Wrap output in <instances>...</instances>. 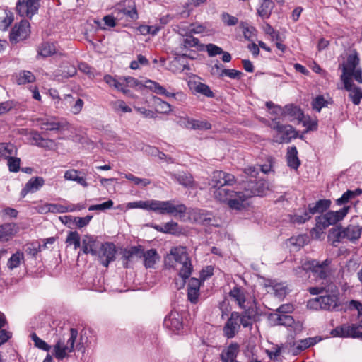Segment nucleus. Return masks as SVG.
I'll list each match as a JSON object with an SVG mask.
<instances>
[{
  "instance_id": "f257e3e1",
  "label": "nucleus",
  "mask_w": 362,
  "mask_h": 362,
  "mask_svg": "<svg viewBox=\"0 0 362 362\" xmlns=\"http://www.w3.org/2000/svg\"><path fill=\"white\" fill-rule=\"evenodd\" d=\"M236 182L235 176L222 170L214 171L209 182L210 192L217 201L227 203L232 209L241 210V201H238V192L230 191L225 186Z\"/></svg>"
},
{
  "instance_id": "f03ea898",
  "label": "nucleus",
  "mask_w": 362,
  "mask_h": 362,
  "mask_svg": "<svg viewBox=\"0 0 362 362\" xmlns=\"http://www.w3.org/2000/svg\"><path fill=\"white\" fill-rule=\"evenodd\" d=\"M175 200H140L127 203V208L129 209L139 208L146 210H151L160 214H170L174 216L183 215L187 210L186 206L184 204H175Z\"/></svg>"
},
{
  "instance_id": "7ed1b4c3",
  "label": "nucleus",
  "mask_w": 362,
  "mask_h": 362,
  "mask_svg": "<svg viewBox=\"0 0 362 362\" xmlns=\"http://www.w3.org/2000/svg\"><path fill=\"white\" fill-rule=\"evenodd\" d=\"M165 263L170 267H177L179 275L182 279L179 288H182L185 279H187L192 271L191 261L188 257L186 248L184 247H175L171 248L170 253L165 259Z\"/></svg>"
},
{
  "instance_id": "20e7f679",
  "label": "nucleus",
  "mask_w": 362,
  "mask_h": 362,
  "mask_svg": "<svg viewBox=\"0 0 362 362\" xmlns=\"http://www.w3.org/2000/svg\"><path fill=\"white\" fill-rule=\"evenodd\" d=\"M359 63L360 59L354 50L348 55L346 60L339 65V69L342 70L341 80H355L357 83H362V69Z\"/></svg>"
},
{
  "instance_id": "39448f33",
  "label": "nucleus",
  "mask_w": 362,
  "mask_h": 362,
  "mask_svg": "<svg viewBox=\"0 0 362 362\" xmlns=\"http://www.w3.org/2000/svg\"><path fill=\"white\" fill-rule=\"evenodd\" d=\"M244 191H238V201H241V209L245 207L244 202L253 196H262L269 189V184L263 179H250L245 182Z\"/></svg>"
},
{
  "instance_id": "423d86ee",
  "label": "nucleus",
  "mask_w": 362,
  "mask_h": 362,
  "mask_svg": "<svg viewBox=\"0 0 362 362\" xmlns=\"http://www.w3.org/2000/svg\"><path fill=\"white\" fill-rule=\"evenodd\" d=\"M339 291L337 286L333 283L327 286L325 295L316 298L309 302L310 306L319 305L321 309L334 310L339 305Z\"/></svg>"
},
{
  "instance_id": "0eeeda50",
  "label": "nucleus",
  "mask_w": 362,
  "mask_h": 362,
  "mask_svg": "<svg viewBox=\"0 0 362 362\" xmlns=\"http://www.w3.org/2000/svg\"><path fill=\"white\" fill-rule=\"evenodd\" d=\"M188 219L193 223L203 226L220 227L221 221L212 213L201 209H191L188 211Z\"/></svg>"
},
{
  "instance_id": "6e6552de",
  "label": "nucleus",
  "mask_w": 362,
  "mask_h": 362,
  "mask_svg": "<svg viewBox=\"0 0 362 362\" xmlns=\"http://www.w3.org/2000/svg\"><path fill=\"white\" fill-rule=\"evenodd\" d=\"M78 336V331L76 329H70V334L67 338L64 337L59 339L53 347L54 356L62 360L74 349V344Z\"/></svg>"
},
{
  "instance_id": "1a4fd4ad",
  "label": "nucleus",
  "mask_w": 362,
  "mask_h": 362,
  "mask_svg": "<svg viewBox=\"0 0 362 362\" xmlns=\"http://www.w3.org/2000/svg\"><path fill=\"white\" fill-rule=\"evenodd\" d=\"M330 263L331 260L328 259L321 263L316 260H311L305 263L302 268L298 267L296 269V272H300L305 270H310L317 278L324 280L322 282H326V280H328L327 277L332 273V269L329 267Z\"/></svg>"
},
{
  "instance_id": "9d476101",
  "label": "nucleus",
  "mask_w": 362,
  "mask_h": 362,
  "mask_svg": "<svg viewBox=\"0 0 362 362\" xmlns=\"http://www.w3.org/2000/svg\"><path fill=\"white\" fill-rule=\"evenodd\" d=\"M350 208L349 206H344L339 211H329L323 215L317 216L316 221H317L318 226L327 228L330 225L337 223L346 216Z\"/></svg>"
},
{
  "instance_id": "9b49d317",
  "label": "nucleus",
  "mask_w": 362,
  "mask_h": 362,
  "mask_svg": "<svg viewBox=\"0 0 362 362\" xmlns=\"http://www.w3.org/2000/svg\"><path fill=\"white\" fill-rule=\"evenodd\" d=\"M284 114L291 117L292 119H297L299 122H303V125L307 127L308 129H315L317 127V122L310 120L309 117H305L302 110L297 106L293 105H286Z\"/></svg>"
},
{
  "instance_id": "f8f14e48",
  "label": "nucleus",
  "mask_w": 362,
  "mask_h": 362,
  "mask_svg": "<svg viewBox=\"0 0 362 362\" xmlns=\"http://www.w3.org/2000/svg\"><path fill=\"white\" fill-rule=\"evenodd\" d=\"M271 127L276 131L274 138L278 143H288L295 137V131L291 125H283L279 122L274 121Z\"/></svg>"
},
{
  "instance_id": "ddd939ff",
  "label": "nucleus",
  "mask_w": 362,
  "mask_h": 362,
  "mask_svg": "<svg viewBox=\"0 0 362 362\" xmlns=\"http://www.w3.org/2000/svg\"><path fill=\"white\" fill-rule=\"evenodd\" d=\"M40 7V0H18L16 11L23 17L31 18Z\"/></svg>"
},
{
  "instance_id": "4468645a",
  "label": "nucleus",
  "mask_w": 362,
  "mask_h": 362,
  "mask_svg": "<svg viewBox=\"0 0 362 362\" xmlns=\"http://www.w3.org/2000/svg\"><path fill=\"white\" fill-rule=\"evenodd\" d=\"M115 245L112 243H102L98 250V254L95 257H98L100 263L107 267L111 262L115 260Z\"/></svg>"
},
{
  "instance_id": "2eb2a0df",
  "label": "nucleus",
  "mask_w": 362,
  "mask_h": 362,
  "mask_svg": "<svg viewBox=\"0 0 362 362\" xmlns=\"http://www.w3.org/2000/svg\"><path fill=\"white\" fill-rule=\"evenodd\" d=\"M360 328L357 324H344L331 331V334L335 337L356 338Z\"/></svg>"
},
{
  "instance_id": "dca6fc26",
  "label": "nucleus",
  "mask_w": 362,
  "mask_h": 362,
  "mask_svg": "<svg viewBox=\"0 0 362 362\" xmlns=\"http://www.w3.org/2000/svg\"><path fill=\"white\" fill-rule=\"evenodd\" d=\"M239 313L233 312L230 314V317L228 319L223 329L224 336L228 339L234 337L236 333L239 331Z\"/></svg>"
},
{
  "instance_id": "f3484780",
  "label": "nucleus",
  "mask_w": 362,
  "mask_h": 362,
  "mask_svg": "<svg viewBox=\"0 0 362 362\" xmlns=\"http://www.w3.org/2000/svg\"><path fill=\"white\" fill-rule=\"evenodd\" d=\"M186 37L183 39L182 42L180 44V46L179 48H177V57L175 59L174 62H182V59H184L185 57H189L186 53L183 52L184 49H188L192 47H195L198 46L199 45V40L197 38H195L192 37V35L187 34V35H185Z\"/></svg>"
},
{
  "instance_id": "a211bd4d",
  "label": "nucleus",
  "mask_w": 362,
  "mask_h": 362,
  "mask_svg": "<svg viewBox=\"0 0 362 362\" xmlns=\"http://www.w3.org/2000/svg\"><path fill=\"white\" fill-rule=\"evenodd\" d=\"M29 23L27 21H21L18 25H15L10 34V40L17 42L26 38L30 33Z\"/></svg>"
},
{
  "instance_id": "6ab92c4d",
  "label": "nucleus",
  "mask_w": 362,
  "mask_h": 362,
  "mask_svg": "<svg viewBox=\"0 0 362 362\" xmlns=\"http://www.w3.org/2000/svg\"><path fill=\"white\" fill-rule=\"evenodd\" d=\"M102 243L94 237L86 235L82 240V250L85 254L90 253L93 256H96Z\"/></svg>"
},
{
  "instance_id": "aec40b11",
  "label": "nucleus",
  "mask_w": 362,
  "mask_h": 362,
  "mask_svg": "<svg viewBox=\"0 0 362 362\" xmlns=\"http://www.w3.org/2000/svg\"><path fill=\"white\" fill-rule=\"evenodd\" d=\"M40 128L44 130L57 131L68 126L66 121L56 122L52 118H39L37 119Z\"/></svg>"
},
{
  "instance_id": "412c9836",
  "label": "nucleus",
  "mask_w": 362,
  "mask_h": 362,
  "mask_svg": "<svg viewBox=\"0 0 362 362\" xmlns=\"http://www.w3.org/2000/svg\"><path fill=\"white\" fill-rule=\"evenodd\" d=\"M145 86L146 88H149L153 92H154L157 94H159V95H163L166 97H174V98H175V96L177 95L179 96V100H185L186 98L185 95H184L181 93H177V94L171 93L167 91L166 89L163 86L160 85L158 83L151 81V80L147 81L146 82Z\"/></svg>"
},
{
  "instance_id": "4be33fe9",
  "label": "nucleus",
  "mask_w": 362,
  "mask_h": 362,
  "mask_svg": "<svg viewBox=\"0 0 362 362\" xmlns=\"http://www.w3.org/2000/svg\"><path fill=\"white\" fill-rule=\"evenodd\" d=\"M344 85V88L349 92V96L354 105H358L362 98V89L355 86L353 81H341Z\"/></svg>"
},
{
  "instance_id": "5701e85b",
  "label": "nucleus",
  "mask_w": 362,
  "mask_h": 362,
  "mask_svg": "<svg viewBox=\"0 0 362 362\" xmlns=\"http://www.w3.org/2000/svg\"><path fill=\"white\" fill-rule=\"evenodd\" d=\"M328 240L334 247H337V244L346 240L344 227L342 226H337L331 228L329 230Z\"/></svg>"
},
{
  "instance_id": "b1692460",
  "label": "nucleus",
  "mask_w": 362,
  "mask_h": 362,
  "mask_svg": "<svg viewBox=\"0 0 362 362\" xmlns=\"http://www.w3.org/2000/svg\"><path fill=\"white\" fill-rule=\"evenodd\" d=\"M164 325L173 330H180L182 327V317L180 315L175 311H172L165 317L164 320Z\"/></svg>"
},
{
  "instance_id": "393cba45",
  "label": "nucleus",
  "mask_w": 362,
  "mask_h": 362,
  "mask_svg": "<svg viewBox=\"0 0 362 362\" xmlns=\"http://www.w3.org/2000/svg\"><path fill=\"white\" fill-rule=\"evenodd\" d=\"M265 285L266 287L269 288L268 292L272 291L275 296L279 298H284L288 293V288L283 283H277L274 281L269 280Z\"/></svg>"
},
{
  "instance_id": "a878e982",
  "label": "nucleus",
  "mask_w": 362,
  "mask_h": 362,
  "mask_svg": "<svg viewBox=\"0 0 362 362\" xmlns=\"http://www.w3.org/2000/svg\"><path fill=\"white\" fill-rule=\"evenodd\" d=\"M44 179L41 177L31 178L21 191V195L25 197L29 192H37L44 185Z\"/></svg>"
},
{
  "instance_id": "bb28decb",
  "label": "nucleus",
  "mask_w": 362,
  "mask_h": 362,
  "mask_svg": "<svg viewBox=\"0 0 362 362\" xmlns=\"http://www.w3.org/2000/svg\"><path fill=\"white\" fill-rule=\"evenodd\" d=\"M346 240L355 243L361 235V228L356 225H349L344 227Z\"/></svg>"
},
{
  "instance_id": "cd10ccee",
  "label": "nucleus",
  "mask_w": 362,
  "mask_h": 362,
  "mask_svg": "<svg viewBox=\"0 0 362 362\" xmlns=\"http://www.w3.org/2000/svg\"><path fill=\"white\" fill-rule=\"evenodd\" d=\"M274 7V4L272 0H262L261 4L257 8V14L262 18H269Z\"/></svg>"
},
{
  "instance_id": "c85d7f7f",
  "label": "nucleus",
  "mask_w": 362,
  "mask_h": 362,
  "mask_svg": "<svg viewBox=\"0 0 362 362\" xmlns=\"http://www.w3.org/2000/svg\"><path fill=\"white\" fill-rule=\"evenodd\" d=\"M286 159L288 165L295 170H297L300 164V161L298 157V151L296 146H290L288 148L286 153Z\"/></svg>"
},
{
  "instance_id": "c756f323",
  "label": "nucleus",
  "mask_w": 362,
  "mask_h": 362,
  "mask_svg": "<svg viewBox=\"0 0 362 362\" xmlns=\"http://www.w3.org/2000/svg\"><path fill=\"white\" fill-rule=\"evenodd\" d=\"M330 203L329 200L320 199L315 204H310L308 205V213L310 215L323 213L329 207Z\"/></svg>"
},
{
  "instance_id": "7c9ffc66",
  "label": "nucleus",
  "mask_w": 362,
  "mask_h": 362,
  "mask_svg": "<svg viewBox=\"0 0 362 362\" xmlns=\"http://www.w3.org/2000/svg\"><path fill=\"white\" fill-rule=\"evenodd\" d=\"M144 264L146 268H153L159 260L160 257L155 249H151L144 252Z\"/></svg>"
},
{
  "instance_id": "2f4dec72",
  "label": "nucleus",
  "mask_w": 362,
  "mask_h": 362,
  "mask_svg": "<svg viewBox=\"0 0 362 362\" xmlns=\"http://www.w3.org/2000/svg\"><path fill=\"white\" fill-rule=\"evenodd\" d=\"M173 177L180 185H182L185 187H194V179L192 175H190L189 173L181 172L177 174L173 175Z\"/></svg>"
},
{
  "instance_id": "473e14b6",
  "label": "nucleus",
  "mask_w": 362,
  "mask_h": 362,
  "mask_svg": "<svg viewBox=\"0 0 362 362\" xmlns=\"http://www.w3.org/2000/svg\"><path fill=\"white\" fill-rule=\"evenodd\" d=\"M318 341L316 337H309L296 341L295 343V349L293 352V355H297L301 351L315 345Z\"/></svg>"
},
{
  "instance_id": "72a5a7b5",
  "label": "nucleus",
  "mask_w": 362,
  "mask_h": 362,
  "mask_svg": "<svg viewBox=\"0 0 362 362\" xmlns=\"http://www.w3.org/2000/svg\"><path fill=\"white\" fill-rule=\"evenodd\" d=\"M79 174H80V172L76 170H74V169L69 170L65 172L64 178L67 180L75 181L78 184L81 185V186H83L84 187H88V185L86 182L85 177L80 176Z\"/></svg>"
},
{
  "instance_id": "f704fd0d",
  "label": "nucleus",
  "mask_w": 362,
  "mask_h": 362,
  "mask_svg": "<svg viewBox=\"0 0 362 362\" xmlns=\"http://www.w3.org/2000/svg\"><path fill=\"white\" fill-rule=\"evenodd\" d=\"M205 27L202 24L192 23L189 26H183L179 28V33L181 35H187V34H200L204 33Z\"/></svg>"
},
{
  "instance_id": "c9c22d12",
  "label": "nucleus",
  "mask_w": 362,
  "mask_h": 362,
  "mask_svg": "<svg viewBox=\"0 0 362 362\" xmlns=\"http://www.w3.org/2000/svg\"><path fill=\"white\" fill-rule=\"evenodd\" d=\"M229 295L238 303L240 308H245L246 298L244 291L242 289L234 287L230 291Z\"/></svg>"
},
{
  "instance_id": "e433bc0d",
  "label": "nucleus",
  "mask_w": 362,
  "mask_h": 362,
  "mask_svg": "<svg viewBox=\"0 0 362 362\" xmlns=\"http://www.w3.org/2000/svg\"><path fill=\"white\" fill-rule=\"evenodd\" d=\"M17 148L11 143H0V158L7 159L11 156L16 155Z\"/></svg>"
},
{
  "instance_id": "4c0bfd02",
  "label": "nucleus",
  "mask_w": 362,
  "mask_h": 362,
  "mask_svg": "<svg viewBox=\"0 0 362 362\" xmlns=\"http://www.w3.org/2000/svg\"><path fill=\"white\" fill-rule=\"evenodd\" d=\"M362 194V189L357 188L355 190H347L342 196L337 199L336 202L337 205H343L348 203L350 200Z\"/></svg>"
},
{
  "instance_id": "58836bf2",
  "label": "nucleus",
  "mask_w": 362,
  "mask_h": 362,
  "mask_svg": "<svg viewBox=\"0 0 362 362\" xmlns=\"http://www.w3.org/2000/svg\"><path fill=\"white\" fill-rule=\"evenodd\" d=\"M144 252L141 246L132 247L128 250L124 251L123 257L127 261L133 260L134 258H141Z\"/></svg>"
},
{
  "instance_id": "ea45409f",
  "label": "nucleus",
  "mask_w": 362,
  "mask_h": 362,
  "mask_svg": "<svg viewBox=\"0 0 362 362\" xmlns=\"http://www.w3.org/2000/svg\"><path fill=\"white\" fill-rule=\"evenodd\" d=\"M154 106L157 112L160 114H168L171 111V105L159 98H154Z\"/></svg>"
},
{
  "instance_id": "a19ab883",
  "label": "nucleus",
  "mask_w": 362,
  "mask_h": 362,
  "mask_svg": "<svg viewBox=\"0 0 362 362\" xmlns=\"http://www.w3.org/2000/svg\"><path fill=\"white\" fill-rule=\"evenodd\" d=\"M38 55L47 57L56 52V47L53 43L44 42L38 48Z\"/></svg>"
},
{
  "instance_id": "79ce46f5",
  "label": "nucleus",
  "mask_w": 362,
  "mask_h": 362,
  "mask_svg": "<svg viewBox=\"0 0 362 362\" xmlns=\"http://www.w3.org/2000/svg\"><path fill=\"white\" fill-rule=\"evenodd\" d=\"M35 81V76L29 71H22L16 76V82L18 85L33 83Z\"/></svg>"
},
{
  "instance_id": "37998d69",
  "label": "nucleus",
  "mask_w": 362,
  "mask_h": 362,
  "mask_svg": "<svg viewBox=\"0 0 362 362\" xmlns=\"http://www.w3.org/2000/svg\"><path fill=\"white\" fill-rule=\"evenodd\" d=\"M24 255L21 252H16L8 259L7 266L10 269H13L20 266L23 261Z\"/></svg>"
},
{
  "instance_id": "c03bdc74",
  "label": "nucleus",
  "mask_w": 362,
  "mask_h": 362,
  "mask_svg": "<svg viewBox=\"0 0 362 362\" xmlns=\"http://www.w3.org/2000/svg\"><path fill=\"white\" fill-rule=\"evenodd\" d=\"M0 228L4 240H8L9 237L17 233V227L15 223H5L0 225Z\"/></svg>"
},
{
  "instance_id": "a18cd8bd",
  "label": "nucleus",
  "mask_w": 362,
  "mask_h": 362,
  "mask_svg": "<svg viewBox=\"0 0 362 362\" xmlns=\"http://www.w3.org/2000/svg\"><path fill=\"white\" fill-rule=\"evenodd\" d=\"M276 318L275 319V322L276 325H283L285 327H293V325L295 324V320L292 316L288 315H275Z\"/></svg>"
},
{
  "instance_id": "49530a36",
  "label": "nucleus",
  "mask_w": 362,
  "mask_h": 362,
  "mask_svg": "<svg viewBox=\"0 0 362 362\" xmlns=\"http://www.w3.org/2000/svg\"><path fill=\"white\" fill-rule=\"evenodd\" d=\"M124 177L128 180L132 182L134 185L140 187H146L150 185L151 182L149 179L140 178L136 177L135 175L131 173L124 174Z\"/></svg>"
},
{
  "instance_id": "de8ad7c7",
  "label": "nucleus",
  "mask_w": 362,
  "mask_h": 362,
  "mask_svg": "<svg viewBox=\"0 0 362 362\" xmlns=\"http://www.w3.org/2000/svg\"><path fill=\"white\" fill-rule=\"evenodd\" d=\"M240 28L243 30L245 38L248 40H252L253 36H255V33L256 31L255 28L252 26H250L246 22H241L240 23Z\"/></svg>"
},
{
  "instance_id": "09e8293b",
  "label": "nucleus",
  "mask_w": 362,
  "mask_h": 362,
  "mask_svg": "<svg viewBox=\"0 0 362 362\" xmlns=\"http://www.w3.org/2000/svg\"><path fill=\"white\" fill-rule=\"evenodd\" d=\"M112 107L115 112H122L124 113L131 112L132 109L129 107L124 101L122 100H117L112 103Z\"/></svg>"
},
{
  "instance_id": "8fccbe9b",
  "label": "nucleus",
  "mask_w": 362,
  "mask_h": 362,
  "mask_svg": "<svg viewBox=\"0 0 362 362\" xmlns=\"http://www.w3.org/2000/svg\"><path fill=\"white\" fill-rule=\"evenodd\" d=\"M66 243L74 245V249L76 250L80 247V235L76 231H71L69 233L66 240Z\"/></svg>"
},
{
  "instance_id": "3c124183",
  "label": "nucleus",
  "mask_w": 362,
  "mask_h": 362,
  "mask_svg": "<svg viewBox=\"0 0 362 362\" xmlns=\"http://www.w3.org/2000/svg\"><path fill=\"white\" fill-rule=\"evenodd\" d=\"M349 308L357 311V318L358 320L357 325L359 328H362V304L359 301L352 300L350 302Z\"/></svg>"
},
{
  "instance_id": "603ef678",
  "label": "nucleus",
  "mask_w": 362,
  "mask_h": 362,
  "mask_svg": "<svg viewBox=\"0 0 362 362\" xmlns=\"http://www.w3.org/2000/svg\"><path fill=\"white\" fill-rule=\"evenodd\" d=\"M329 101L326 100L322 95H317L312 102L313 108L320 112L322 107H327Z\"/></svg>"
},
{
  "instance_id": "864d4df0",
  "label": "nucleus",
  "mask_w": 362,
  "mask_h": 362,
  "mask_svg": "<svg viewBox=\"0 0 362 362\" xmlns=\"http://www.w3.org/2000/svg\"><path fill=\"white\" fill-rule=\"evenodd\" d=\"M329 284H333V282L330 280H326V282H322V284L318 286L310 287L308 288V291L312 295H318L325 293L327 291V286Z\"/></svg>"
},
{
  "instance_id": "5fc2aeb1",
  "label": "nucleus",
  "mask_w": 362,
  "mask_h": 362,
  "mask_svg": "<svg viewBox=\"0 0 362 362\" xmlns=\"http://www.w3.org/2000/svg\"><path fill=\"white\" fill-rule=\"evenodd\" d=\"M194 90L196 92L201 93L206 97H214V93L211 90L209 86L204 83H199L196 84L194 86Z\"/></svg>"
},
{
  "instance_id": "6e6d98bb",
  "label": "nucleus",
  "mask_w": 362,
  "mask_h": 362,
  "mask_svg": "<svg viewBox=\"0 0 362 362\" xmlns=\"http://www.w3.org/2000/svg\"><path fill=\"white\" fill-rule=\"evenodd\" d=\"M30 337L36 347L46 351H49L51 346L45 341L38 337L35 333L31 334Z\"/></svg>"
},
{
  "instance_id": "4d7b16f0",
  "label": "nucleus",
  "mask_w": 362,
  "mask_h": 362,
  "mask_svg": "<svg viewBox=\"0 0 362 362\" xmlns=\"http://www.w3.org/2000/svg\"><path fill=\"white\" fill-rule=\"evenodd\" d=\"M118 13H122L131 20L138 18L136 9L134 6H129L128 8H118Z\"/></svg>"
},
{
  "instance_id": "13d9d810",
  "label": "nucleus",
  "mask_w": 362,
  "mask_h": 362,
  "mask_svg": "<svg viewBox=\"0 0 362 362\" xmlns=\"http://www.w3.org/2000/svg\"><path fill=\"white\" fill-rule=\"evenodd\" d=\"M211 125L206 120H197L192 119L191 129H209Z\"/></svg>"
},
{
  "instance_id": "bf43d9fd",
  "label": "nucleus",
  "mask_w": 362,
  "mask_h": 362,
  "mask_svg": "<svg viewBox=\"0 0 362 362\" xmlns=\"http://www.w3.org/2000/svg\"><path fill=\"white\" fill-rule=\"evenodd\" d=\"M6 160H8V166L11 172H18L19 170L21 163L20 158L11 156Z\"/></svg>"
},
{
  "instance_id": "052dcab7",
  "label": "nucleus",
  "mask_w": 362,
  "mask_h": 362,
  "mask_svg": "<svg viewBox=\"0 0 362 362\" xmlns=\"http://www.w3.org/2000/svg\"><path fill=\"white\" fill-rule=\"evenodd\" d=\"M13 21L12 13H6L5 16L0 18V30H6Z\"/></svg>"
},
{
  "instance_id": "680f3d73",
  "label": "nucleus",
  "mask_w": 362,
  "mask_h": 362,
  "mask_svg": "<svg viewBox=\"0 0 362 362\" xmlns=\"http://www.w3.org/2000/svg\"><path fill=\"white\" fill-rule=\"evenodd\" d=\"M92 218L93 216L91 215H88L85 217H74V226L80 228L85 227L89 223Z\"/></svg>"
},
{
  "instance_id": "e2e57ef3",
  "label": "nucleus",
  "mask_w": 362,
  "mask_h": 362,
  "mask_svg": "<svg viewBox=\"0 0 362 362\" xmlns=\"http://www.w3.org/2000/svg\"><path fill=\"white\" fill-rule=\"evenodd\" d=\"M164 233L177 234L179 231L178 224L174 221L166 223L163 226Z\"/></svg>"
},
{
  "instance_id": "0e129e2a",
  "label": "nucleus",
  "mask_w": 362,
  "mask_h": 362,
  "mask_svg": "<svg viewBox=\"0 0 362 362\" xmlns=\"http://www.w3.org/2000/svg\"><path fill=\"white\" fill-rule=\"evenodd\" d=\"M223 76H226L233 79H239L242 76V72L235 69H222Z\"/></svg>"
},
{
  "instance_id": "69168bd1",
  "label": "nucleus",
  "mask_w": 362,
  "mask_h": 362,
  "mask_svg": "<svg viewBox=\"0 0 362 362\" xmlns=\"http://www.w3.org/2000/svg\"><path fill=\"white\" fill-rule=\"evenodd\" d=\"M206 48L208 54L210 57H214V56H216L218 54H221L223 53V49L221 47H219L214 44H208L206 46Z\"/></svg>"
},
{
  "instance_id": "338daca9",
  "label": "nucleus",
  "mask_w": 362,
  "mask_h": 362,
  "mask_svg": "<svg viewBox=\"0 0 362 362\" xmlns=\"http://www.w3.org/2000/svg\"><path fill=\"white\" fill-rule=\"evenodd\" d=\"M222 21L229 26L235 25L238 23V20L236 17L230 15L228 13H223L222 14Z\"/></svg>"
},
{
  "instance_id": "774afa93",
  "label": "nucleus",
  "mask_w": 362,
  "mask_h": 362,
  "mask_svg": "<svg viewBox=\"0 0 362 362\" xmlns=\"http://www.w3.org/2000/svg\"><path fill=\"white\" fill-rule=\"evenodd\" d=\"M294 310V307L291 303L283 304L276 309L278 315H287L291 313Z\"/></svg>"
}]
</instances>
